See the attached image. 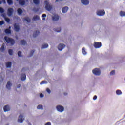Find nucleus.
<instances>
[{"instance_id":"nucleus-1","label":"nucleus","mask_w":125,"mask_h":125,"mask_svg":"<svg viewBox=\"0 0 125 125\" xmlns=\"http://www.w3.org/2000/svg\"><path fill=\"white\" fill-rule=\"evenodd\" d=\"M4 40L7 43H10L11 45H14L15 43V41L13 39L8 37L7 36L4 37Z\"/></svg>"},{"instance_id":"nucleus-2","label":"nucleus","mask_w":125,"mask_h":125,"mask_svg":"<svg viewBox=\"0 0 125 125\" xmlns=\"http://www.w3.org/2000/svg\"><path fill=\"white\" fill-rule=\"evenodd\" d=\"M44 3L45 4V8L46 10H47L48 11H50V10L52 9V5H50L48 1L46 0L44 1Z\"/></svg>"},{"instance_id":"nucleus-3","label":"nucleus","mask_w":125,"mask_h":125,"mask_svg":"<svg viewBox=\"0 0 125 125\" xmlns=\"http://www.w3.org/2000/svg\"><path fill=\"white\" fill-rule=\"evenodd\" d=\"M93 74L95 76H100L101 74V71H100V69L99 68H96L92 71Z\"/></svg>"},{"instance_id":"nucleus-4","label":"nucleus","mask_w":125,"mask_h":125,"mask_svg":"<svg viewBox=\"0 0 125 125\" xmlns=\"http://www.w3.org/2000/svg\"><path fill=\"white\" fill-rule=\"evenodd\" d=\"M102 44L100 42H95L94 43V46L95 48H100V47L102 46Z\"/></svg>"},{"instance_id":"nucleus-5","label":"nucleus","mask_w":125,"mask_h":125,"mask_svg":"<svg viewBox=\"0 0 125 125\" xmlns=\"http://www.w3.org/2000/svg\"><path fill=\"white\" fill-rule=\"evenodd\" d=\"M56 109L58 112H60L61 113H62L64 111V107L61 105L57 106Z\"/></svg>"},{"instance_id":"nucleus-6","label":"nucleus","mask_w":125,"mask_h":125,"mask_svg":"<svg viewBox=\"0 0 125 125\" xmlns=\"http://www.w3.org/2000/svg\"><path fill=\"white\" fill-rule=\"evenodd\" d=\"M97 14L99 16H103V15H105V11L104 10L98 11L97 12Z\"/></svg>"},{"instance_id":"nucleus-7","label":"nucleus","mask_w":125,"mask_h":125,"mask_svg":"<svg viewBox=\"0 0 125 125\" xmlns=\"http://www.w3.org/2000/svg\"><path fill=\"white\" fill-rule=\"evenodd\" d=\"M13 14V8H8V16H11Z\"/></svg>"},{"instance_id":"nucleus-8","label":"nucleus","mask_w":125,"mask_h":125,"mask_svg":"<svg viewBox=\"0 0 125 125\" xmlns=\"http://www.w3.org/2000/svg\"><path fill=\"white\" fill-rule=\"evenodd\" d=\"M23 121H24V116H23L22 115H20L19 117L18 122L19 123H23Z\"/></svg>"},{"instance_id":"nucleus-9","label":"nucleus","mask_w":125,"mask_h":125,"mask_svg":"<svg viewBox=\"0 0 125 125\" xmlns=\"http://www.w3.org/2000/svg\"><path fill=\"white\" fill-rule=\"evenodd\" d=\"M65 44H60L58 45V48L59 50L61 51V50H63V49L64 48V47H65Z\"/></svg>"},{"instance_id":"nucleus-10","label":"nucleus","mask_w":125,"mask_h":125,"mask_svg":"<svg viewBox=\"0 0 125 125\" xmlns=\"http://www.w3.org/2000/svg\"><path fill=\"white\" fill-rule=\"evenodd\" d=\"M4 112H8V111H10V107L9 105H6L3 107Z\"/></svg>"},{"instance_id":"nucleus-11","label":"nucleus","mask_w":125,"mask_h":125,"mask_svg":"<svg viewBox=\"0 0 125 125\" xmlns=\"http://www.w3.org/2000/svg\"><path fill=\"white\" fill-rule=\"evenodd\" d=\"M14 27L16 32H19V30H20V27H19V25H17V23H15L14 25Z\"/></svg>"},{"instance_id":"nucleus-12","label":"nucleus","mask_w":125,"mask_h":125,"mask_svg":"<svg viewBox=\"0 0 125 125\" xmlns=\"http://www.w3.org/2000/svg\"><path fill=\"white\" fill-rule=\"evenodd\" d=\"M81 2L84 5H87L89 3L88 0H81Z\"/></svg>"},{"instance_id":"nucleus-13","label":"nucleus","mask_w":125,"mask_h":125,"mask_svg":"<svg viewBox=\"0 0 125 125\" xmlns=\"http://www.w3.org/2000/svg\"><path fill=\"white\" fill-rule=\"evenodd\" d=\"M11 66H12V63L10 62H8L6 63V68H11Z\"/></svg>"},{"instance_id":"nucleus-14","label":"nucleus","mask_w":125,"mask_h":125,"mask_svg":"<svg viewBox=\"0 0 125 125\" xmlns=\"http://www.w3.org/2000/svg\"><path fill=\"white\" fill-rule=\"evenodd\" d=\"M68 9H69V8L67 6H65L63 8H62V13H66V12H67V11H68Z\"/></svg>"},{"instance_id":"nucleus-15","label":"nucleus","mask_w":125,"mask_h":125,"mask_svg":"<svg viewBox=\"0 0 125 125\" xmlns=\"http://www.w3.org/2000/svg\"><path fill=\"white\" fill-rule=\"evenodd\" d=\"M52 19L54 21H57L59 19V16L58 15H55L52 17Z\"/></svg>"},{"instance_id":"nucleus-16","label":"nucleus","mask_w":125,"mask_h":125,"mask_svg":"<svg viewBox=\"0 0 125 125\" xmlns=\"http://www.w3.org/2000/svg\"><path fill=\"white\" fill-rule=\"evenodd\" d=\"M39 34H40V31H36L33 33V38H36V37H38V36H39Z\"/></svg>"},{"instance_id":"nucleus-17","label":"nucleus","mask_w":125,"mask_h":125,"mask_svg":"<svg viewBox=\"0 0 125 125\" xmlns=\"http://www.w3.org/2000/svg\"><path fill=\"white\" fill-rule=\"evenodd\" d=\"M26 80V74L23 73L21 75V80L25 81Z\"/></svg>"},{"instance_id":"nucleus-18","label":"nucleus","mask_w":125,"mask_h":125,"mask_svg":"<svg viewBox=\"0 0 125 125\" xmlns=\"http://www.w3.org/2000/svg\"><path fill=\"white\" fill-rule=\"evenodd\" d=\"M11 86V83H10V81H8L6 85V87L8 89H10Z\"/></svg>"},{"instance_id":"nucleus-19","label":"nucleus","mask_w":125,"mask_h":125,"mask_svg":"<svg viewBox=\"0 0 125 125\" xmlns=\"http://www.w3.org/2000/svg\"><path fill=\"white\" fill-rule=\"evenodd\" d=\"M33 20L36 21V20H40V16L38 15L34 16L33 18Z\"/></svg>"},{"instance_id":"nucleus-20","label":"nucleus","mask_w":125,"mask_h":125,"mask_svg":"<svg viewBox=\"0 0 125 125\" xmlns=\"http://www.w3.org/2000/svg\"><path fill=\"white\" fill-rule=\"evenodd\" d=\"M17 12L19 15H21V14H22V13H23V10H22V9H21L20 8H19L17 10Z\"/></svg>"},{"instance_id":"nucleus-21","label":"nucleus","mask_w":125,"mask_h":125,"mask_svg":"<svg viewBox=\"0 0 125 125\" xmlns=\"http://www.w3.org/2000/svg\"><path fill=\"white\" fill-rule=\"evenodd\" d=\"M7 2L9 5H12L13 4V0H7Z\"/></svg>"},{"instance_id":"nucleus-22","label":"nucleus","mask_w":125,"mask_h":125,"mask_svg":"<svg viewBox=\"0 0 125 125\" xmlns=\"http://www.w3.org/2000/svg\"><path fill=\"white\" fill-rule=\"evenodd\" d=\"M5 33L6 34H11V30H10V29L9 28V29H6L5 30Z\"/></svg>"},{"instance_id":"nucleus-23","label":"nucleus","mask_w":125,"mask_h":125,"mask_svg":"<svg viewBox=\"0 0 125 125\" xmlns=\"http://www.w3.org/2000/svg\"><path fill=\"white\" fill-rule=\"evenodd\" d=\"M21 43L22 45H25V44H27V42L26 41L22 40L21 41Z\"/></svg>"},{"instance_id":"nucleus-24","label":"nucleus","mask_w":125,"mask_h":125,"mask_svg":"<svg viewBox=\"0 0 125 125\" xmlns=\"http://www.w3.org/2000/svg\"><path fill=\"white\" fill-rule=\"evenodd\" d=\"M33 2L36 5H39L40 4V0H33Z\"/></svg>"},{"instance_id":"nucleus-25","label":"nucleus","mask_w":125,"mask_h":125,"mask_svg":"<svg viewBox=\"0 0 125 125\" xmlns=\"http://www.w3.org/2000/svg\"><path fill=\"white\" fill-rule=\"evenodd\" d=\"M8 53L9 54V55H13V50L11 49H9L8 50Z\"/></svg>"},{"instance_id":"nucleus-26","label":"nucleus","mask_w":125,"mask_h":125,"mask_svg":"<svg viewBox=\"0 0 125 125\" xmlns=\"http://www.w3.org/2000/svg\"><path fill=\"white\" fill-rule=\"evenodd\" d=\"M47 47H48V44L46 43L44 44V45H43L42 46V47H41L42 49H43V48H47Z\"/></svg>"},{"instance_id":"nucleus-27","label":"nucleus","mask_w":125,"mask_h":125,"mask_svg":"<svg viewBox=\"0 0 125 125\" xmlns=\"http://www.w3.org/2000/svg\"><path fill=\"white\" fill-rule=\"evenodd\" d=\"M26 2H25V0H22V1H19V4L21 5H25V3Z\"/></svg>"},{"instance_id":"nucleus-28","label":"nucleus","mask_w":125,"mask_h":125,"mask_svg":"<svg viewBox=\"0 0 125 125\" xmlns=\"http://www.w3.org/2000/svg\"><path fill=\"white\" fill-rule=\"evenodd\" d=\"M54 31H55V32H57L58 33H59V32H61V28L59 27V28L54 29Z\"/></svg>"},{"instance_id":"nucleus-29","label":"nucleus","mask_w":125,"mask_h":125,"mask_svg":"<svg viewBox=\"0 0 125 125\" xmlns=\"http://www.w3.org/2000/svg\"><path fill=\"white\" fill-rule=\"evenodd\" d=\"M24 20L27 21V23H30L31 22V19L29 17H26L24 19Z\"/></svg>"},{"instance_id":"nucleus-30","label":"nucleus","mask_w":125,"mask_h":125,"mask_svg":"<svg viewBox=\"0 0 125 125\" xmlns=\"http://www.w3.org/2000/svg\"><path fill=\"white\" fill-rule=\"evenodd\" d=\"M116 93L117 95H121V94H122V91L120 90H116Z\"/></svg>"},{"instance_id":"nucleus-31","label":"nucleus","mask_w":125,"mask_h":125,"mask_svg":"<svg viewBox=\"0 0 125 125\" xmlns=\"http://www.w3.org/2000/svg\"><path fill=\"white\" fill-rule=\"evenodd\" d=\"M120 16H125V12L121 11L120 12Z\"/></svg>"},{"instance_id":"nucleus-32","label":"nucleus","mask_w":125,"mask_h":125,"mask_svg":"<svg viewBox=\"0 0 125 125\" xmlns=\"http://www.w3.org/2000/svg\"><path fill=\"white\" fill-rule=\"evenodd\" d=\"M82 53L84 55H85L86 54V51H85V49L84 48H82Z\"/></svg>"},{"instance_id":"nucleus-33","label":"nucleus","mask_w":125,"mask_h":125,"mask_svg":"<svg viewBox=\"0 0 125 125\" xmlns=\"http://www.w3.org/2000/svg\"><path fill=\"white\" fill-rule=\"evenodd\" d=\"M5 20L7 23H9L10 22V19L8 18H5Z\"/></svg>"},{"instance_id":"nucleus-34","label":"nucleus","mask_w":125,"mask_h":125,"mask_svg":"<svg viewBox=\"0 0 125 125\" xmlns=\"http://www.w3.org/2000/svg\"><path fill=\"white\" fill-rule=\"evenodd\" d=\"M33 10L35 12H38L40 10V9L34 7Z\"/></svg>"},{"instance_id":"nucleus-35","label":"nucleus","mask_w":125,"mask_h":125,"mask_svg":"<svg viewBox=\"0 0 125 125\" xmlns=\"http://www.w3.org/2000/svg\"><path fill=\"white\" fill-rule=\"evenodd\" d=\"M35 52V50H32L30 52V57H31V56H33L34 53Z\"/></svg>"},{"instance_id":"nucleus-36","label":"nucleus","mask_w":125,"mask_h":125,"mask_svg":"<svg viewBox=\"0 0 125 125\" xmlns=\"http://www.w3.org/2000/svg\"><path fill=\"white\" fill-rule=\"evenodd\" d=\"M42 17L43 18L42 19V20H45V18H44V17H46V14H42Z\"/></svg>"},{"instance_id":"nucleus-37","label":"nucleus","mask_w":125,"mask_h":125,"mask_svg":"<svg viewBox=\"0 0 125 125\" xmlns=\"http://www.w3.org/2000/svg\"><path fill=\"white\" fill-rule=\"evenodd\" d=\"M21 55H22V52L21 51H19L18 52V55L19 57H21Z\"/></svg>"},{"instance_id":"nucleus-38","label":"nucleus","mask_w":125,"mask_h":125,"mask_svg":"<svg viewBox=\"0 0 125 125\" xmlns=\"http://www.w3.org/2000/svg\"><path fill=\"white\" fill-rule=\"evenodd\" d=\"M0 49L1 51H4V45H2Z\"/></svg>"},{"instance_id":"nucleus-39","label":"nucleus","mask_w":125,"mask_h":125,"mask_svg":"<svg viewBox=\"0 0 125 125\" xmlns=\"http://www.w3.org/2000/svg\"><path fill=\"white\" fill-rule=\"evenodd\" d=\"M0 13H3V12H4V9H3V8L0 7Z\"/></svg>"},{"instance_id":"nucleus-40","label":"nucleus","mask_w":125,"mask_h":125,"mask_svg":"<svg viewBox=\"0 0 125 125\" xmlns=\"http://www.w3.org/2000/svg\"><path fill=\"white\" fill-rule=\"evenodd\" d=\"M37 109H43V106L42 105H39L37 106Z\"/></svg>"},{"instance_id":"nucleus-41","label":"nucleus","mask_w":125,"mask_h":125,"mask_svg":"<svg viewBox=\"0 0 125 125\" xmlns=\"http://www.w3.org/2000/svg\"><path fill=\"white\" fill-rule=\"evenodd\" d=\"M3 24H4V21H0V26L3 25Z\"/></svg>"},{"instance_id":"nucleus-42","label":"nucleus","mask_w":125,"mask_h":125,"mask_svg":"<svg viewBox=\"0 0 125 125\" xmlns=\"http://www.w3.org/2000/svg\"><path fill=\"white\" fill-rule=\"evenodd\" d=\"M115 70H112L111 72H110V75H115Z\"/></svg>"},{"instance_id":"nucleus-43","label":"nucleus","mask_w":125,"mask_h":125,"mask_svg":"<svg viewBox=\"0 0 125 125\" xmlns=\"http://www.w3.org/2000/svg\"><path fill=\"white\" fill-rule=\"evenodd\" d=\"M44 83H46V81H42L40 83V84H44Z\"/></svg>"},{"instance_id":"nucleus-44","label":"nucleus","mask_w":125,"mask_h":125,"mask_svg":"<svg viewBox=\"0 0 125 125\" xmlns=\"http://www.w3.org/2000/svg\"><path fill=\"white\" fill-rule=\"evenodd\" d=\"M46 91L47 92H48V93H50V92H51V91H50V89H49V88H47Z\"/></svg>"},{"instance_id":"nucleus-45","label":"nucleus","mask_w":125,"mask_h":125,"mask_svg":"<svg viewBox=\"0 0 125 125\" xmlns=\"http://www.w3.org/2000/svg\"><path fill=\"white\" fill-rule=\"evenodd\" d=\"M45 125H51V123L48 122H47Z\"/></svg>"},{"instance_id":"nucleus-46","label":"nucleus","mask_w":125,"mask_h":125,"mask_svg":"<svg viewBox=\"0 0 125 125\" xmlns=\"http://www.w3.org/2000/svg\"><path fill=\"white\" fill-rule=\"evenodd\" d=\"M97 99V96L95 95L93 97V100H96Z\"/></svg>"},{"instance_id":"nucleus-47","label":"nucleus","mask_w":125,"mask_h":125,"mask_svg":"<svg viewBox=\"0 0 125 125\" xmlns=\"http://www.w3.org/2000/svg\"><path fill=\"white\" fill-rule=\"evenodd\" d=\"M40 97L42 98V97H43V96H44V95H43V94L42 93H41L40 94Z\"/></svg>"},{"instance_id":"nucleus-48","label":"nucleus","mask_w":125,"mask_h":125,"mask_svg":"<svg viewBox=\"0 0 125 125\" xmlns=\"http://www.w3.org/2000/svg\"><path fill=\"white\" fill-rule=\"evenodd\" d=\"M20 86H21V85L20 84L18 85L17 88H19V87H20Z\"/></svg>"},{"instance_id":"nucleus-49","label":"nucleus","mask_w":125,"mask_h":125,"mask_svg":"<svg viewBox=\"0 0 125 125\" xmlns=\"http://www.w3.org/2000/svg\"><path fill=\"white\" fill-rule=\"evenodd\" d=\"M64 95H68V93H64Z\"/></svg>"},{"instance_id":"nucleus-50","label":"nucleus","mask_w":125,"mask_h":125,"mask_svg":"<svg viewBox=\"0 0 125 125\" xmlns=\"http://www.w3.org/2000/svg\"><path fill=\"white\" fill-rule=\"evenodd\" d=\"M1 3H2V2L1 0H0V4H1Z\"/></svg>"},{"instance_id":"nucleus-51","label":"nucleus","mask_w":125,"mask_h":125,"mask_svg":"<svg viewBox=\"0 0 125 125\" xmlns=\"http://www.w3.org/2000/svg\"><path fill=\"white\" fill-rule=\"evenodd\" d=\"M22 71H25V68H22Z\"/></svg>"},{"instance_id":"nucleus-52","label":"nucleus","mask_w":125,"mask_h":125,"mask_svg":"<svg viewBox=\"0 0 125 125\" xmlns=\"http://www.w3.org/2000/svg\"><path fill=\"white\" fill-rule=\"evenodd\" d=\"M28 125H32V124H31V123H28Z\"/></svg>"},{"instance_id":"nucleus-53","label":"nucleus","mask_w":125,"mask_h":125,"mask_svg":"<svg viewBox=\"0 0 125 125\" xmlns=\"http://www.w3.org/2000/svg\"><path fill=\"white\" fill-rule=\"evenodd\" d=\"M56 2H58V0H56Z\"/></svg>"},{"instance_id":"nucleus-54","label":"nucleus","mask_w":125,"mask_h":125,"mask_svg":"<svg viewBox=\"0 0 125 125\" xmlns=\"http://www.w3.org/2000/svg\"><path fill=\"white\" fill-rule=\"evenodd\" d=\"M22 0H20V1H22Z\"/></svg>"},{"instance_id":"nucleus-55","label":"nucleus","mask_w":125,"mask_h":125,"mask_svg":"<svg viewBox=\"0 0 125 125\" xmlns=\"http://www.w3.org/2000/svg\"><path fill=\"white\" fill-rule=\"evenodd\" d=\"M61 0V1H62V0Z\"/></svg>"},{"instance_id":"nucleus-56","label":"nucleus","mask_w":125,"mask_h":125,"mask_svg":"<svg viewBox=\"0 0 125 125\" xmlns=\"http://www.w3.org/2000/svg\"><path fill=\"white\" fill-rule=\"evenodd\" d=\"M17 0V1H18V0Z\"/></svg>"}]
</instances>
